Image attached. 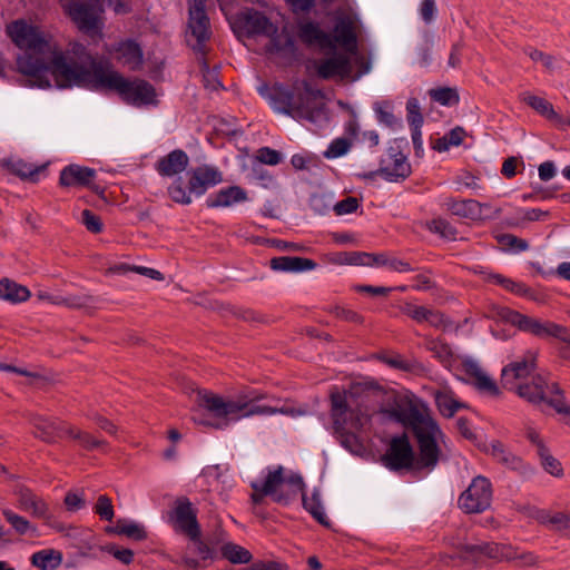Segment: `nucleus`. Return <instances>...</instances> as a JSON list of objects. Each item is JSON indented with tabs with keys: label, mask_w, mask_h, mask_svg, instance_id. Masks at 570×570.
Wrapping results in <instances>:
<instances>
[{
	"label": "nucleus",
	"mask_w": 570,
	"mask_h": 570,
	"mask_svg": "<svg viewBox=\"0 0 570 570\" xmlns=\"http://www.w3.org/2000/svg\"><path fill=\"white\" fill-rule=\"evenodd\" d=\"M222 554L232 563H248L252 559L250 552L233 542H227L222 546Z\"/></svg>",
	"instance_id": "obj_42"
},
{
	"label": "nucleus",
	"mask_w": 570,
	"mask_h": 570,
	"mask_svg": "<svg viewBox=\"0 0 570 570\" xmlns=\"http://www.w3.org/2000/svg\"><path fill=\"white\" fill-rule=\"evenodd\" d=\"M7 33L17 47L26 49L18 57L17 66L21 73L28 76L32 85L39 88L50 87L49 75L62 85L82 83L110 86L111 79L104 77L101 71L87 72L80 68L67 65L58 52L57 43L46 37L37 27L23 20L13 21L7 26Z\"/></svg>",
	"instance_id": "obj_1"
},
{
	"label": "nucleus",
	"mask_w": 570,
	"mask_h": 570,
	"mask_svg": "<svg viewBox=\"0 0 570 570\" xmlns=\"http://www.w3.org/2000/svg\"><path fill=\"white\" fill-rule=\"evenodd\" d=\"M330 400L334 431L365 430L376 413L370 394L360 384L352 385L348 390L334 389Z\"/></svg>",
	"instance_id": "obj_5"
},
{
	"label": "nucleus",
	"mask_w": 570,
	"mask_h": 570,
	"mask_svg": "<svg viewBox=\"0 0 570 570\" xmlns=\"http://www.w3.org/2000/svg\"><path fill=\"white\" fill-rule=\"evenodd\" d=\"M253 176L256 181H258L263 187L269 188L275 185L274 177L262 166L253 167Z\"/></svg>",
	"instance_id": "obj_62"
},
{
	"label": "nucleus",
	"mask_w": 570,
	"mask_h": 570,
	"mask_svg": "<svg viewBox=\"0 0 570 570\" xmlns=\"http://www.w3.org/2000/svg\"><path fill=\"white\" fill-rule=\"evenodd\" d=\"M33 434L36 438L53 443L67 436V432H72L70 425L58 420H50L42 416H33L31 420Z\"/></svg>",
	"instance_id": "obj_22"
},
{
	"label": "nucleus",
	"mask_w": 570,
	"mask_h": 570,
	"mask_svg": "<svg viewBox=\"0 0 570 570\" xmlns=\"http://www.w3.org/2000/svg\"><path fill=\"white\" fill-rule=\"evenodd\" d=\"M429 229L446 239H455L456 229L443 218H434L429 223Z\"/></svg>",
	"instance_id": "obj_51"
},
{
	"label": "nucleus",
	"mask_w": 570,
	"mask_h": 570,
	"mask_svg": "<svg viewBox=\"0 0 570 570\" xmlns=\"http://www.w3.org/2000/svg\"><path fill=\"white\" fill-rule=\"evenodd\" d=\"M70 430L72 432H67V436L76 440L80 446H82L86 450H94L102 446L105 442L94 435H91L88 432L80 431L76 429L75 426L70 425Z\"/></svg>",
	"instance_id": "obj_46"
},
{
	"label": "nucleus",
	"mask_w": 570,
	"mask_h": 570,
	"mask_svg": "<svg viewBox=\"0 0 570 570\" xmlns=\"http://www.w3.org/2000/svg\"><path fill=\"white\" fill-rule=\"evenodd\" d=\"M269 265L273 271L286 273L312 271L317 266L313 259L293 256L274 257L271 259Z\"/></svg>",
	"instance_id": "obj_31"
},
{
	"label": "nucleus",
	"mask_w": 570,
	"mask_h": 570,
	"mask_svg": "<svg viewBox=\"0 0 570 570\" xmlns=\"http://www.w3.org/2000/svg\"><path fill=\"white\" fill-rule=\"evenodd\" d=\"M500 244L517 253L524 252L529 248V244L525 239L519 238L512 234L502 235L500 237Z\"/></svg>",
	"instance_id": "obj_57"
},
{
	"label": "nucleus",
	"mask_w": 570,
	"mask_h": 570,
	"mask_svg": "<svg viewBox=\"0 0 570 570\" xmlns=\"http://www.w3.org/2000/svg\"><path fill=\"white\" fill-rule=\"evenodd\" d=\"M382 176L387 181L404 180L411 175V165L406 156L401 151L399 145H392L387 148L380 161L377 170L360 175L363 179H373L375 176Z\"/></svg>",
	"instance_id": "obj_12"
},
{
	"label": "nucleus",
	"mask_w": 570,
	"mask_h": 570,
	"mask_svg": "<svg viewBox=\"0 0 570 570\" xmlns=\"http://www.w3.org/2000/svg\"><path fill=\"white\" fill-rule=\"evenodd\" d=\"M351 146L352 144L348 139L336 138L330 144L324 153V157L327 159L341 157L350 150Z\"/></svg>",
	"instance_id": "obj_52"
},
{
	"label": "nucleus",
	"mask_w": 570,
	"mask_h": 570,
	"mask_svg": "<svg viewBox=\"0 0 570 570\" xmlns=\"http://www.w3.org/2000/svg\"><path fill=\"white\" fill-rule=\"evenodd\" d=\"M262 397V394H252L239 395L236 399H224L220 395L205 392L200 394L199 405L213 414L214 419H207L205 415L195 414L193 416V421L198 425L225 429L230 422L254 415H274L281 413L297 416L305 413V411L297 410L288 405L277 407L256 404V401Z\"/></svg>",
	"instance_id": "obj_2"
},
{
	"label": "nucleus",
	"mask_w": 570,
	"mask_h": 570,
	"mask_svg": "<svg viewBox=\"0 0 570 570\" xmlns=\"http://www.w3.org/2000/svg\"><path fill=\"white\" fill-rule=\"evenodd\" d=\"M268 37L271 38L267 46L268 52L277 55L287 60L296 59L297 48L294 38L289 33L285 31L278 33L276 31L274 35Z\"/></svg>",
	"instance_id": "obj_29"
},
{
	"label": "nucleus",
	"mask_w": 570,
	"mask_h": 570,
	"mask_svg": "<svg viewBox=\"0 0 570 570\" xmlns=\"http://www.w3.org/2000/svg\"><path fill=\"white\" fill-rule=\"evenodd\" d=\"M81 223L89 232L94 234H98L102 230V223L100 217L94 214L90 209L82 210Z\"/></svg>",
	"instance_id": "obj_56"
},
{
	"label": "nucleus",
	"mask_w": 570,
	"mask_h": 570,
	"mask_svg": "<svg viewBox=\"0 0 570 570\" xmlns=\"http://www.w3.org/2000/svg\"><path fill=\"white\" fill-rule=\"evenodd\" d=\"M301 494L304 509L308 511L317 522L327 525L328 523L321 503L320 494L317 492H313L309 498L304 491Z\"/></svg>",
	"instance_id": "obj_41"
},
{
	"label": "nucleus",
	"mask_w": 570,
	"mask_h": 570,
	"mask_svg": "<svg viewBox=\"0 0 570 570\" xmlns=\"http://www.w3.org/2000/svg\"><path fill=\"white\" fill-rule=\"evenodd\" d=\"M407 122L411 128H421L423 125V116L420 110L419 101L411 98L406 102Z\"/></svg>",
	"instance_id": "obj_53"
},
{
	"label": "nucleus",
	"mask_w": 570,
	"mask_h": 570,
	"mask_svg": "<svg viewBox=\"0 0 570 570\" xmlns=\"http://www.w3.org/2000/svg\"><path fill=\"white\" fill-rule=\"evenodd\" d=\"M267 475H275L277 480L274 485V493H271V498L274 502L287 505L295 500L299 493H303L305 483L299 474H285L284 468L279 465L274 470H268Z\"/></svg>",
	"instance_id": "obj_15"
},
{
	"label": "nucleus",
	"mask_w": 570,
	"mask_h": 570,
	"mask_svg": "<svg viewBox=\"0 0 570 570\" xmlns=\"http://www.w3.org/2000/svg\"><path fill=\"white\" fill-rule=\"evenodd\" d=\"M238 17L239 24L248 37L272 36L277 31V27L257 10L247 9Z\"/></svg>",
	"instance_id": "obj_21"
},
{
	"label": "nucleus",
	"mask_w": 570,
	"mask_h": 570,
	"mask_svg": "<svg viewBox=\"0 0 570 570\" xmlns=\"http://www.w3.org/2000/svg\"><path fill=\"white\" fill-rule=\"evenodd\" d=\"M443 207L461 218L480 219L482 217V204L475 199L448 198L443 203Z\"/></svg>",
	"instance_id": "obj_27"
},
{
	"label": "nucleus",
	"mask_w": 570,
	"mask_h": 570,
	"mask_svg": "<svg viewBox=\"0 0 570 570\" xmlns=\"http://www.w3.org/2000/svg\"><path fill=\"white\" fill-rule=\"evenodd\" d=\"M511 322L520 331L543 340L550 337L558 340L561 334L566 333V326L563 325L552 321H542L521 313H513Z\"/></svg>",
	"instance_id": "obj_18"
},
{
	"label": "nucleus",
	"mask_w": 570,
	"mask_h": 570,
	"mask_svg": "<svg viewBox=\"0 0 570 570\" xmlns=\"http://www.w3.org/2000/svg\"><path fill=\"white\" fill-rule=\"evenodd\" d=\"M435 404L443 416H453L463 406L449 390H439L434 393Z\"/></svg>",
	"instance_id": "obj_36"
},
{
	"label": "nucleus",
	"mask_w": 570,
	"mask_h": 570,
	"mask_svg": "<svg viewBox=\"0 0 570 570\" xmlns=\"http://www.w3.org/2000/svg\"><path fill=\"white\" fill-rule=\"evenodd\" d=\"M105 532L136 540L142 539V530L139 525L127 519H118L114 525H107Z\"/></svg>",
	"instance_id": "obj_38"
},
{
	"label": "nucleus",
	"mask_w": 570,
	"mask_h": 570,
	"mask_svg": "<svg viewBox=\"0 0 570 570\" xmlns=\"http://www.w3.org/2000/svg\"><path fill=\"white\" fill-rule=\"evenodd\" d=\"M30 297V291L13 281L3 278L0 281V298L11 303H22Z\"/></svg>",
	"instance_id": "obj_33"
},
{
	"label": "nucleus",
	"mask_w": 570,
	"mask_h": 570,
	"mask_svg": "<svg viewBox=\"0 0 570 570\" xmlns=\"http://www.w3.org/2000/svg\"><path fill=\"white\" fill-rule=\"evenodd\" d=\"M169 521L176 531L187 535L190 540L200 537L197 509L188 498L179 497L175 500L173 510L169 513Z\"/></svg>",
	"instance_id": "obj_14"
},
{
	"label": "nucleus",
	"mask_w": 570,
	"mask_h": 570,
	"mask_svg": "<svg viewBox=\"0 0 570 570\" xmlns=\"http://www.w3.org/2000/svg\"><path fill=\"white\" fill-rule=\"evenodd\" d=\"M550 216L548 210H542L540 208H531L521 210L520 220L510 223L511 226H520L523 222H537L543 220Z\"/></svg>",
	"instance_id": "obj_55"
},
{
	"label": "nucleus",
	"mask_w": 570,
	"mask_h": 570,
	"mask_svg": "<svg viewBox=\"0 0 570 570\" xmlns=\"http://www.w3.org/2000/svg\"><path fill=\"white\" fill-rule=\"evenodd\" d=\"M316 72L322 79H348L353 76V63L346 52H334L318 61Z\"/></svg>",
	"instance_id": "obj_20"
},
{
	"label": "nucleus",
	"mask_w": 570,
	"mask_h": 570,
	"mask_svg": "<svg viewBox=\"0 0 570 570\" xmlns=\"http://www.w3.org/2000/svg\"><path fill=\"white\" fill-rule=\"evenodd\" d=\"M275 475H266L263 483L252 482V489L254 490L252 493V502L255 505H258L263 502L265 497H271V493H274V485L276 483Z\"/></svg>",
	"instance_id": "obj_44"
},
{
	"label": "nucleus",
	"mask_w": 570,
	"mask_h": 570,
	"mask_svg": "<svg viewBox=\"0 0 570 570\" xmlns=\"http://www.w3.org/2000/svg\"><path fill=\"white\" fill-rule=\"evenodd\" d=\"M537 352L527 351L521 358L505 365L501 374L504 389L514 391L532 404L543 402L551 390V384L541 375H532L537 367Z\"/></svg>",
	"instance_id": "obj_6"
},
{
	"label": "nucleus",
	"mask_w": 570,
	"mask_h": 570,
	"mask_svg": "<svg viewBox=\"0 0 570 570\" xmlns=\"http://www.w3.org/2000/svg\"><path fill=\"white\" fill-rule=\"evenodd\" d=\"M199 66H200V71L203 73L204 86L209 90H217L218 88H220L222 83L217 77L218 76L217 67L210 69L205 56H202V55L199 58Z\"/></svg>",
	"instance_id": "obj_47"
},
{
	"label": "nucleus",
	"mask_w": 570,
	"mask_h": 570,
	"mask_svg": "<svg viewBox=\"0 0 570 570\" xmlns=\"http://www.w3.org/2000/svg\"><path fill=\"white\" fill-rule=\"evenodd\" d=\"M92 510L101 520L105 521H111L115 517L112 501L106 494H101L97 498Z\"/></svg>",
	"instance_id": "obj_50"
},
{
	"label": "nucleus",
	"mask_w": 570,
	"mask_h": 570,
	"mask_svg": "<svg viewBox=\"0 0 570 570\" xmlns=\"http://www.w3.org/2000/svg\"><path fill=\"white\" fill-rule=\"evenodd\" d=\"M245 200H247V193L242 187L229 186L210 195L206 200V205L209 208L229 207Z\"/></svg>",
	"instance_id": "obj_30"
},
{
	"label": "nucleus",
	"mask_w": 570,
	"mask_h": 570,
	"mask_svg": "<svg viewBox=\"0 0 570 570\" xmlns=\"http://www.w3.org/2000/svg\"><path fill=\"white\" fill-rule=\"evenodd\" d=\"M58 52L63 57L66 63L72 66V68H80L89 73L94 71H101L104 77L111 79L112 82L110 86H99L94 83V87L91 85L82 83L62 85L58 79H55L59 88H71L77 86L96 91L115 92L128 104L135 106L142 105V81L125 78L119 71H116L111 63L106 59L92 58L89 55L87 47L82 43H71L67 53H63L58 48Z\"/></svg>",
	"instance_id": "obj_3"
},
{
	"label": "nucleus",
	"mask_w": 570,
	"mask_h": 570,
	"mask_svg": "<svg viewBox=\"0 0 570 570\" xmlns=\"http://www.w3.org/2000/svg\"><path fill=\"white\" fill-rule=\"evenodd\" d=\"M18 508L32 517L42 519L49 523L51 519L48 503L28 488H21L17 492Z\"/></svg>",
	"instance_id": "obj_23"
},
{
	"label": "nucleus",
	"mask_w": 570,
	"mask_h": 570,
	"mask_svg": "<svg viewBox=\"0 0 570 570\" xmlns=\"http://www.w3.org/2000/svg\"><path fill=\"white\" fill-rule=\"evenodd\" d=\"M538 520L552 530L567 531L570 534V513L557 512L552 514L548 511H541Z\"/></svg>",
	"instance_id": "obj_39"
},
{
	"label": "nucleus",
	"mask_w": 570,
	"mask_h": 570,
	"mask_svg": "<svg viewBox=\"0 0 570 570\" xmlns=\"http://www.w3.org/2000/svg\"><path fill=\"white\" fill-rule=\"evenodd\" d=\"M501 286L517 295L534 298L530 288L527 287L523 283L514 282L511 278L505 277Z\"/></svg>",
	"instance_id": "obj_60"
},
{
	"label": "nucleus",
	"mask_w": 570,
	"mask_h": 570,
	"mask_svg": "<svg viewBox=\"0 0 570 570\" xmlns=\"http://www.w3.org/2000/svg\"><path fill=\"white\" fill-rule=\"evenodd\" d=\"M188 186L184 187V181L179 177L168 187V195L173 202L181 205H189L193 202L191 196L199 197L208 188L223 181L222 173L208 165L198 166L187 173Z\"/></svg>",
	"instance_id": "obj_10"
},
{
	"label": "nucleus",
	"mask_w": 570,
	"mask_h": 570,
	"mask_svg": "<svg viewBox=\"0 0 570 570\" xmlns=\"http://www.w3.org/2000/svg\"><path fill=\"white\" fill-rule=\"evenodd\" d=\"M130 272L142 275V266L129 265L127 263H118V264H114V265L109 266L105 271V275L106 276L126 275Z\"/></svg>",
	"instance_id": "obj_58"
},
{
	"label": "nucleus",
	"mask_w": 570,
	"mask_h": 570,
	"mask_svg": "<svg viewBox=\"0 0 570 570\" xmlns=\"http://www.w3.org/2000/svg\"><path fill=\"white\" fill-rule=\"evenodd\" d=\"M188 164V155L181 149H175L157 161L156 169L159 175L171 177L183 173Z\"/></svg>",
	"instance_id": "obj_26"
},
{
	"label": "nucleus",
	"mask_w": 570,
	"mask_h": 570,
	"mask_svg": "<svg viewBox=\"0 0 570 570\" xmlns=\"http://www.w3.org/2000/svg\"><path fill=\"white\" fill-rule=\"evenodd\" d=\"M332 39V46L328 47V50H335L336 45H340L346 53H357V37L354 23L350 18H343L336 22Z\"/></svg>",
	"instance_id": "obj_24"
},
{
	"label": "nucleus",
	"mask_w": 570,
	"mask_h": 570,
	"mask_svg": "<svg viewBox=\"0 0 570 570\" xmlns=\"http://www.w3.org/2000/svg\"><path fill=\"white\" fill-rule=\"evenodd\" d=\"M297 36L299 40L308 47H318L327 49L332 46V35L325 32L316 22L305 21L298 24Z\"/></svg>",
	"instance_id": "obj_25"
},
{
	"label": "nucleus",
	"mask_w": 570,
	"mask_h": 570,
	"mask_svg": "<svg viewBox=\"0 0 570 570\" xmlns=\"http://www.w3.org/2000/svg\"><path fill=\"white\" fill-rule=\"evenodd\" d=\"M402 312L412 320L416 321L417 323H422L425 322L428 308L424 306H417L411 303H406L402 307Z\"/></svg>",
	"instance_id": "obj_59"
},
{
	"label": "nucleus",
	"mask_w": 570,
	"mask_h": 570,
	"mask_svg": "<svg viewBox=\"0 0 570 570\" xmlns=\"http://www.w3.org/2000/svg\"><path fill=\"white\" fill-rule=\"evenodd\" d=\"M97 173L94 168L70 164L63 167L59 175V185L65 188L87 187L95 194L104 196L105 188L95 184Z\"/></svg>",
	"instance_id": "obj_17"
},
{
	"label": "nucleus",
	"mask_w": 570,
	"mask_h": 570,
	"mask_svg": "<svg viewBox=\"0 0 570 570\" xmlns=\"http://www.w3.org/2000/svg\"><path fill=\"white\" fill-rule=\"evenodd\" d=\"M358 207V200L355 197H346L334 206L336 215H346L354 213Z\"/></svg>",
	"instance_id": "obj_61"
},
{
	"label": "nucleus",
	"mask_w": 570,
	"mask_h": 570,
	"mask_svg": "<svg viewBox=\"0 0 570 570\" xmlns=\"http://www.w3.org/2000/svg\"><path fill=\"white\" fill-rule=\"evenodd\" d=\"M459 554L461 559L473 564L482 563L485 559L513 561L519 567H530L538 562V558L532 552L493 542L463 544Z\"/></svg>",
	"instance_id": "obj_9"
},
{
	"label": "nucleus",
	"mask_w": 570,
	"mask_h": 570,
	"mask_svg": "<svg viewBox=\"0 0 570 570\" xmlns=\"http://www.w3.org/2000/svg\"><path fill=\"white\" fill-rule=\"evenodd\" d=\"M490 454L499 463L512 470H520L523 468L522 460L519 456L512 454L510 451H508L503 443H501L500 441H493L490 444Z\"/></svg>",
	"instance_id": "obj_34"
},
{
	"label": "nucleus",
	"mask_w": 570,
	"mask_h": 570,
	"mask_svg": "<svg viewBox=\"0 0 570 570\" xmlns=\"http://www.w3.org/2000/svg\"><path fill=\"white\" fill-rule=\"evenodd\" d=\"M537 454L541 460V464H542L543 469L548 473H550L554 476L562 475L563 470H562L561 463L554 456L551 455V453L547 446H541V451L538 452Z\"/></svg>",
	"instance_id": "obj_48"
},
{
	"label": "nucleus",
	"mask_w": 570,
	"mask_h": 570,
	"mask_svg": "<svg viewBox=\"0 0 570 570\" xmlns=\"http://www.w3.org/2000/svg\"><path fill=\"white\" fill-rule=\"evenodd\" d=\"M256 159L261 164L275 166L281 163L282 155L279 151L269 147H262L257 150Z\"/></svg>",
	"instance_id": "obj_54"
},
{
	"label": "nucleus",
	"mask_w": 570,
	"mask_h": 570,
	"mask_svg": "<svg viewBox=\"0 0 570 570\" xmlns=\"http://www.w3.org/2000/svg\"><path fill=\"white\" fill-rule=\"evenodd\" d=\"M492 501V484L483 475L475 476L458 499L459 508L465 513H481Z\"/></svg>",
	"instance_id": "obj_13"
},
{
	"label": "nucleus",
	"mask_w": 570,
	"mask_h": 570,
	"mask_svg": "<svg viewBox=\"0 0 570 570\" xmlns=\"http://www.w3.org/2000/svg\"><path fill=\"white\" fill-rule=\"evenodd\" d=\"M362 431L363 430L346 429L345 431H334V433L346 450L354 454H361L364 451V445L357 433Z\"/></svg>",
	"instance_id": "obj_40"
},
{
	"label": "nucleus",
	"mask_w": 570,
	"mask_h": 570,
	"mask_svg": "<svg viewBox=\"0 0 570 570\" xmlns=\"http://www.w3.org/2000/svg\"><path fill=\"white\" fill-rule=\"evenodd\" d=\"M429 96L432 100L441 104L442 106H454L459 104L460 100L458 90L450 87L430 89Z\"/></svg>",
	"instance_id": "obj_45"
},
{
	"label": "nucleus",
	"mask_w": 570,
	"mask_h": 570,
	"mask_svg": "<svg viewBox=\"0 0 570 570\" xmlns=\"http://www.w3.org/2000/svg\"><path fill=\"white\" fill-rule=\"evenodd\" d=\"M322 97V92L306 81L302 89L275 85L268 95L269 104L277 112L311 122L316 121L323 111Z\"/></svg>",
	"instance_id": "obj_7"
},
{
	"label": "nucleus",
	"mask_w": 570,
	"mask_h": 570,
	"mask_svg": "<svg viewBox=\"0 0 570 570\" xmlns=\"http://www.w3.org/2000/svg\"><path fill=\"white\" fill-rule=\"evenodd\" d=\"M246 570H288V566L277 561H256Z\"/></svg>",
	"instance_id": "obj_64"
},
{
	"label": "nucleus",
	"mask_w": 570,
	"mask_h": 570,
	"mask_svg": "<svg viewBox=\"0 0 570 570\" xmlns=\"http://www.w3.org/2000/svg\"><path fill=\"white\" fill-rule=\"evenodd\" d=\"M2 515L19 534H26L32 528L31 523L24 517L17 514L10 509H3Z\"/></svg>",
	"instance_id": "obj_49"
},
{
	"label": "nucleus",
	"mask_w": 570,
	"mask_h": 570,
	"mask_svg": "<svg viewBox=\"0 0 570 570\" xmlns=\"http://www.w3.org/2000/svg\"><path fill=\"white\" fill-rule=\"evenodd\" d=\"M382 461L391 471L415 469L414 452L407 436L393 438Z\"/></svg>",
	"instance_id": "obj_16"
},
{
	"label": "nucleus",
	"mask_w": 570,
	"mask_h": 570,
	"mask_svg": "<svg viewBox=\"0 0 570 570\" xmlns=\"http://www.w3.org/2000/svg\"><path fill=\"white\" fill-rule=\"evenodd\" d=\"M543 402L553 407L557 413L566 415L570 422V405L566 403L563 392L557 383L551 384L550 394Z\"/></svg>",
	"instance_id": "obj_43"
},
{
	"label": "nucleus",
	"mask_w": 570,
	"mask_h": 570,
	"mask_svg": "<svg viewBox=\"0 0 570 570\" xmlns=\"http://www.w3.org/2000/svg\"><path fill=\"white\" fill-rule=\"evenodd\" d=\"M108 51L117 61L132 69L137 67L141 59L140 47L132 40L120 41Z\"/></svg>",
	"instance_id": "obj_28"
},
{
	"label": "nucleus",
	"mask_w": 570,
	"mask_h": 570,
	"mask_svg": "<svg viewBox=\"0 0 570 570\" xmlns=\"http://www.w3.org/2000/svg\"><path fill=\"white\" fill-rule=\"evenodd\" d=\"M66 11L81 31L95 32L99 29V16L102 12L101 4L70 1Z\"/></svg>",
	"instance_id": "obj_19"
},
{
	"label": "nucleus",
	"mask_w": 570,
	"mask_h": 570,
	"mask_svg": "<svg viewBox=\"0 0 570 570\" xmlns=\"http://www.w3.org/2000/svg\"><path fill=\"white\" fill-rule=\"evenodd\" d=\"M188 2V43L193 50L202 56H206V41L209 40L212 31L209 18L205 10V0H187Z\"/></svg>",
	"instance_id": "obj_11"
},
{
	"label": "nucleus",
	"mask_w": 570,
	"mask_h": 570,
	"mask_svg": "<svg viewBox=\"0 0 570 570\" xmlns=\"http://www.w3.org/2000/svg\"><path fill=\"white\" fill-rule=\"evenodd\" d=\"M391 416L397 422L410 426L416 440L419 448V458L415 461V469L433 470L439 463L441 449L440 441L443 439V432L438 423L429 415L410 403L406 407L397 406L391 411Z\"/></svg>",
	"instance_id": "obj_4"
},
{
	"label": "nucleus",
	"mask_w": 570,
	"mask_h": 570,
	"mask_svg": "<svg viewBox=\"0 0 570 570\" xmlns=\"http://www.w3.org/2000/svg\"><path fill=\"white\" fill-rule=\"evenodd\" d=\"M428 348L446 368L472 384L481 393L491 396L499 394L497 383L483 371L476 361L470 357L455 356L450 345L442 341L431 340L428 343Z\"/></svg>",
	"instance_id": "obj_8"
},
{
	"label": "nucleus",
	"mask_w": 570,
	"mask_h": 570,
	"mask_svg": "<svg viewBox=\"0 0 570 570\" xmlns=\"http://www.w3.org/2000/svg\"><path fill=\"white\" fill-rule=\"evenodd\" d=\"M2 165L16 176L32 183H37L40 174L46 170V165L36 166L33 164L26 163L22 159H4Z\"/></svg>",
	"instance_id": "obj_32"
},
{
	"label": "nucleus",
	"mask_w": 570,
	"mask_h": 570,
	"mask_svg": "<svg viewBox=\"0 0 570 570\" xmlns=\"http://www.w3.org/2000/svg\"><path fill=\"white\" fill-rule=\"evenodd\" d=\"M62 561V554L52 549H43L31 556L32 566L41 570H55Z\"/></svg>",
	"instance_id": "obj_35"
},
{
	"label": "nucleus",
	"mask_w": 570,
	"mask_h": 570,
	"mask_svg": "<svg viewBox=\"0 0 570 570\" xmlns=\"http://www.w3.org/2000/svg\"><path fill=\"white\" fill-rule=\"evenodd\" d=\"M522 101L549 120H561V116L556 112L553 106L544 98L524 92L522 94Z\"/></svg>",
	"instance_id": "obj_37"
},
{
	"label": "nucleus",
	"mask_w": 570,
	"mask_h": 570,
	"mask_svg": "<svg viewBox=\"0 0 570 570\" xmlns=\"http://www.w3.org/2000/svg\"><path fill=\"white\" fill-rule=\"evenodd\" d=\"M558 341L560 342L559 346L557 347L559 357L570 362V333L567 327L566 333L561 334Z\"/></svg>",
	"instance_id": "obj_63"
}]
</instances>
